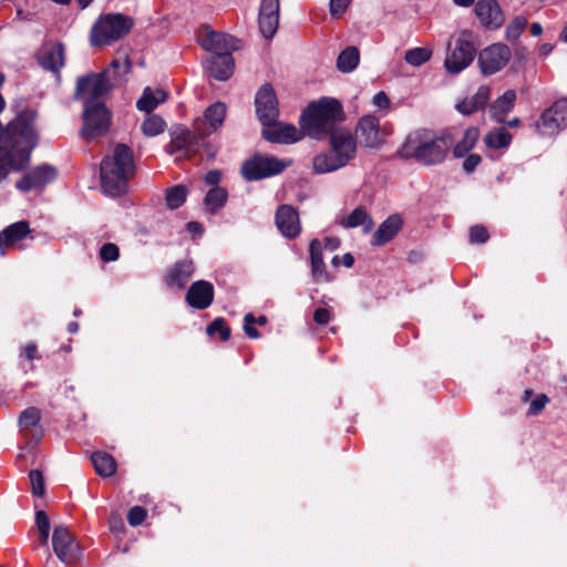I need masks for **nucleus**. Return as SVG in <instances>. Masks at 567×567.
Returning a JSON list of instances; mask_svg holds the SVG:
<instances>
[{"label":"nucleus","instance_id":"obj_36","mask_svg":"<svg viewBox=\"0 0 567 567\" xmlns=\"http://www.w3.org/2000/svg\"><path fill=\"white\" fill-rule=\"evenodd\" d=\"M340 225L344 228L363 226L364 233H370L374 227V221L364 206H358L348 217L340 221Z\"/></svg>","mask_w":567,"mask_h":567},{"label":"nucleus","instance_id":"obj_34","mask_svg":"<svg viewBox=\"0 0 567 567\" xmlns=\"http://www.w3.org/2000/svg\"><path fill=\"white\" fill-rule=\"evenodd\" d=\"M167 100V92L163 89H151L145 87L142 96L136 102V107L146 113H151L155 110L159 104L164 103Z\"/></svg>","mask_w":567,"mask_h":567},{"label":"nucleus","instance_id":"obj_45","mask_svg":"<svg viewBox=\"0 0 567 567\" xmlns=\"http://www.w3.org/2000/svg\"><path fill=\"white\" fill-rule=\"evenodd\" d=\"M432 51L427 48H414L405 52L406 63L413 66H420L431 59Z\"/></svg>","mask_w":567,"mask_h":567},{"label":"nucleus","instance_id":"obj_20","mask_svg":"<svg viewBox=\"0 0 567 567\" xmlns=\"http://www.w3.org/2000/svg\"><path fill=\"white\" fill-rule=\"evenodd\" d=\"M474 53L475 49L468 41L458 39L455 48L447 54L444 65L450 73H458L471 64Z\"/></svg>","mask_w":567,"mask_h":567},{"label":"nucleus","instance_id":"obj_33","mask_svg":"<svg viewBox=\"0 0 567 567\" xmlns=\"http://www.w3.org/2000/svg\"><path fill=\"white\" fill-rule=\"evenodd\" d=\"M516 102V92L507 90L497 97L489 107L491 116L498 123H505L507 114L513 110Z\"/></svg>","mask_w":567,"mask_h":567},{"label":"nucleus","instance_id":"obj_18","mask_svg":"<svg viewBox=\"0 0 567 567\" xmlns=\"http://www.w3.org/2000/svg\"><path fill=\"white\" fill-rule=\"evenodd\" d=\"M214 285L207 280L194 281L185 295V301L187 305L196 310H205L209 308L214 302Z\"/></svg>","mask_w":567,"mask_h":567},{"label":"nucleus","instance_id":"obj_59","mask_svg":"<svg viewBox=\"0 0 567 567\" xmlns=\"http://www.w3.org/2000/svg\"><path fill=\"white\" fill-rule=\"evenodd\" d=\"M56 174H59V172L55 167L44 164L35 168L33 177H52Z\"/></svg>","mask_w":567,"mask_h":567},{"label":"nucleus","instance_id":"obj_19","mask_svg":"<svg viewBox=\"0 0 567 567\" xmlns=\"http://www.w3.org/2000/svg\"><path fill=\"white\" fill-rule=\"evenodd\" d=\"M194 272L195 265L193 260H177L166 270V274L163 277V282L167 288L182 290L186 287Z\"/></svg>","mask_w":567,"mask_h":567},{"label":"nucleus","instance_id":"obj_35","mask_svg":"<svg viewBox=\"0 0 567 567\" xmlns=\"http://www.w3.org/2000/svg\"><path fill=\"white\" fill-rule=\"evenodd\" d=\"M30 233V225L27 220H20L7 226L0 231V247L12 246L23 239Z\"/></svg>","mask_w":567,"mask_h":567},{"label":"nucleus","instance_id":"obj_61","mask_svg":"<svg viewBox=\"0 0 567 567\" xmlns=\"http://www.w3.org/2000/svg\"><path fill=\"white\" fill-rule=\"evenodd\" d=\"M186 230L192 234L193 236H202L204 234V227L198 221H188L186 224Z\"/></svg>","mask_w":567,"mask_h":567},{"label":"nucleus","instance_id":"obj_54","mask_svg":"<svg viewBox=\"0 0 567 567\" xmlns=\"http://www.w3.org/2000/svg\"><path fill=\"white\" fill-rule=\"evenodd\" d=\"M489 238V234L485 226L475 225L470 228V241L472 244H485Z\"/></svg>","mask_w":567,"mask_h":567},{"label":"nucleus","instance_id":"obj_42","mask_svg":"<svg viewBox=\"0 0 567 567\" xmlns=\"http://www.w3.org/2000/svg\"><path fill=\"white\" fill-rule=\"evenodd\" d=\"M188 195V189L185 185H176L166 190V205L169 209H177L184 205Z\"/></svg>","mask_w":567,"mask_h":567},{"label":"nucleus","instance_id":"obj_62","mask_svg":"<svg viewBox=\"0 0 567 567\" xmlns=\"http://www.w3.org/2000/svg\"><path fill=\"white\" fill-rule=\"evenodd\" d=\"M373 104L380 109L388 107L390 100L384 92H379L373 96Z\"/></svg>","mask_w":567,"mask_h":567},{"label":"nucleus","instance_id":"obj_26","mask_svg":"<svg viewBox=\"0 0 567 567\" xmlns=\"http://www.w3.org/2000/svg\"><path fill=\"white\" fill-rule=\"evenodd\" d=\"M202 45L215 54H230L240 48V41L226 33L210 32L203 39Z\"/></svg>","mask_w":567,"mask_h":567},{"label":"nucleus","instance_id":"obj_49","mask_svg":"<svg viewBox=\"0 0 567 567\" xmlns=\"http://www.w3.org/2000/svg\"><path fill=\"white\" fill-rule=\"evenodd\" d=\"M130 70H131V61H130L128 56L124 54L123 56L114 59L111 62L110 68L105 72L109 73L110 71H113L115 76H122V75L127 74L130 72Z\"/></svg>","mask_w":567,"mask_h":567},{"label":"nucleus","instance_id":"obj_2","mask_svg":"<svg viewBox=\"0 0 567 567\" xmlns=\"http://www.w3.org/2000/svg\"><path fill=\"white\" fill-rule=\"evenodd\" d=\"M454 141V128H446L440 135H433L427 130H416L406 137L401 154L422 165H439L445 161Z\"/></svg>","mask_w":567,"mask_h":567},{"label":"nucleus","instance_id":"obj_23","mask_svg":"<svg viewBox=\"0 0 567 567\" xmlns=\"http://www.w3.org/2000/svg\"><path fill=\"white\" fill-rule=\"evenodd\" d=\"M474 11L485 28L498 29L504 23L505 18L496 0H478Z\"/></svg>","mask_w":567,"mask_h":567},{"label":"nucleus","instance_id":"obj_43","mask_svg":"<svg viewBox=\"0 0 567 567\" xmlns=\"http://www.w3.org/2000/svg\"><path fill=\"white\" fill-rule=\"evenodd\" d=\"M166 128V122L156 114H150L142 123V131L146 136H156L162 134Z\"/></svg>","mask_w":567,"mask_h":567},{"label":"nucleus","instance_id":"obj_32","mask_svg":"<svg viewBox=\"0 0 567 567\" xmlns=\"http://www.w3.org/2000/svg\"><path fill=\"white\" fill-rule=\"evenodd\" d=\"M207 69L216 80L225 81L233 75L234 59L230 54H215L209 60Z\"/></svg>","mask_w":567,"mask_h":567},{"label":"nucleus","instance_id":"obj_64","mask_svg":"<svg viewBox=\"0 0 567 567\" xmlns=\"http://www.w3.org/2000/svg\"><path fill=\"white\" fill-rule=\"evenodd\" d=\"M38 352V347L35 343L30 342L24 347V355L25 358L31 361L35 358Z\"/></svg>","mask_w":567,"mask_h":567},{"label":"nucleus","instance_id":"obj_16","mask_svg":"<svg viewBox=\"0 0 567 567\" xmlns=\"http://www.w3.org/2000/svg\"><path fill=\"white\" fill-rule=\"evenodd\" d=\"M41 411L35 406H29L24 409L18 420L20 433L29 442L39 443L43 435L44 430L41 426Z\"/></svg>","mask_w":567,"mask_h":567},{"label":"nucleus","instance_id":"obj_5","mask_svg":"<svg viewBox=\"0 0 567 567\" xmlns=\"http://www.w3.org/2000/svg\"><path fill=\"white\" fill-rule=\"evenodd\" d=\"M292 164L291 159H279L266 154H255L241 166L243 177H270L281 174Z\"/></svg>","mask_w":567,"mask_h":567},{"label":"nucleus","instance_id":"obj_12","mask_svg":"<svg viewBox=\"0 0 567 567\" xmlns=\"http://www.w3.org/2000/svg\"><path fill=\"white\" fill-rule=\"evenodd\" d=\"M262 136L272 143L291 144L300 141L305 134L291 124L279 122L278 118L262 124Z\"/></svg>","mask_w":567,"mask_h":567},{"label":"nucleus","instance_id":"obj_52","mask_svg":"<svg viewBox=\"0 0 567 567\" xmlns=\"http://www.w3.org/2000/svg\"><path fill=\"white\" fill-rule=\"evenodd\" d=\"M147 517V511L142 506H133L128 509L127 522L135 527L141 525Z\"/></svg>","mask_w":567,"mask_h":567},{"label":"nucleus","instance_id":"obj_14","mask_svg":"<svg viewBox=\"0 0 567 567\" xmlns=\"http://www.w3.org/2000/svg\"><path fill=\"white\" fill-rule=\"evenodd\" d=\"M226 105L216 102L210 105L204 113L203 117H198L194 122V130L199 137H206L218 130L225 120Z\"/></svg>","mask_w":567,"mask_h":567},{"label":"nucleus","instance_id":"obj_38","mask_svg":"<svg viewBox=\"0 0 567 567\" xmlns=\"http://www.w3.org/2000/svg\"><path fill=\"white\" fill-rule=\"evenodd\" d=\"M313 172L316 174H329L343 167L344 164L332 152L318 154L312 161Z\"/></svg>","mask_w":567,"mask_h":567},{"label":"nucleus","instance_id":"obj_7","mask_svg":"<svg viewBox=\"0 0 567 567\" xmlns=\"http://www.w3.org/2000/svg\"><path fill=\"white\" fill-rule=\"evenodd\" d=\"M111 91V84L107 78V72L92 73L81 76L76 82L75 97L92 101L93 103H101L100 97L104 96Z\"/></svg>","mask_w":567,"mask_h":567},{"label":"nucleus","instance_id":"obj_39","mask_svg":"<svg viewBox=\"0 0 567 567\" xmlns=\"http://www.w3.org/2000/svg\"><path fill=\"white\" fill-rule=\"evenodd\" d=\"M513 140L512 134L504 127H497L484 135L483 142L491 150L506 148Z\"/></svg>","mask_w":567,"mask_h":567},{"label":"nucleus","instance_id":"obj_13","mask_svg":"<svg viewBox=\"0 0 567 567\" xmlns=\"http://www.w3.org/2000/svg\"><path fill=\"white\" fill-rule=\"evenodd\" d=\"M168 152L177 159L189 157L198 151L196 135L186 127H176L171 134Z\"/></svg>","mask_w":567,"mask_h":567},{"label":"nucleus","instance_id":"obj_22","mask_svg":"<svg viewBox=\"0 0 567 567\" xmlns=\"http://www.w3.org/2000/svg\"><path fill=\"white\" fill-rule=\"evenodd\" d=\"M279 0H262L259 11V29L262 35L270 39L279 25Z\"/></svg>","mask_w":567,"mask_h":567},{"label":"nucleus","instance_id":"obj_21","mask_svg":"<svg viewBox=\"0 0 567 567\" xmlns=\"http://www.w3.org/2000/svg\"><path fill=\"white\" fill-rule=\"evenodd\" d=\"M256 113L261 124L278 118V102L276 94L270 85H264L257 92Z\"/></svg>","mask_w":567,"mask_h":567},{"label":"nucleus","instance_id":"obj_28","mask_svg":"<svg viewBox=\"0 0 567 567\" xmlns=\"http://www.w3.org/2000/svg\"><path fill=\"white\" fill-rule=\"evenodd\" d=\"M38 59L42 68L58 72L64 65V48L61 43L44 44L39 51Z\"/></svg>","mask_w":567,"mask_h":567},{"label":"nucleus","instance_id":"obj_1","mask_svg":"<svg viewBox=\"0 0 567 567\" xmlns=\"http://www.w3.org/2000/svg\"><path fill=\"white\" fill-rule=\"evenodd\" d=\"M34 117L32 111L21 113L0 136V177L17 174L29 163L37 137Z\"/></svg>","mask_w":567,"mask_h":567},{"label":"nucleus","instance_id":"obj_40","mask_svg":"<svg viewBox=\"0 0 567 567\" xmlns=\"http://www.w3.org/2000/svg\"><path fill=\"white\" fill-rule=\"evenodd\" d=\"M360 53L355 47H348L338 56L337 68L340 72L353 71L359 64Z\"/></svg>","mask_w":567,"mask_h":567},{"label":"nucleus","instance_id":"obj_41","mask_svg":"<svg viewBox=\"0 0 567 567\" xmlns=\"http://www.w3.org/2000/svg\"><path fill=\"white\" fill-rule=\"evenodd\" d=\"M128 179H99L102 193L110 197H120L128 190Z\"/></svg>","mask_w":567,"mask_h":567},{"label":"nucleus","instance_id":"obj_48","mask_svg":"<svg viewBox=\"0 0 567 567\" xmlns=\"http://www.w3.org/2000/svg\"><path fill=\"white\" fill-rule=\"evenodd\" d=\"M32 495L42 497L45 493L44 476L40 470H31L29 472Z\"/></svg>","mask_w":567,"mask_h":567},{"label":"nucleus","instance_id":"obj_30","mask_svg":"<svg viewBox=\"0 0 567 567\" xmlns=\"http://www.w3.org/2000/svg\"><path fill=\"white\" fill-rule=\"evenodd\" d=\"M455 130V137L457 136V130ZM481 136L480 128L476 126H468L464 130L460 140H455L452 145V154L455 158H462L468 154L477 144Z\"/></svg>","mask_w":567,"mask_h":567},{"label":"nucleus","instance_id":"obj_31","mask_svg":"<svg viewBox=\"0 0 567 567\" xmlns=\"http://www.w3.org/2000/svg\"><path fill=\"white\" fill-rule=\"evenodd\" d=\"M207 185L212 188L207 192L204 204L210 214H216L227 203L228 193L225 188L219 187L217 184L220 179H205Z\"/></svg>","mask_w":567,"mask_h":567},{"label":"nucleus","instance_id":"obj_29","mask_svg":"<svg viewBox=\"0 0 567 567\" xmlns=\"http://www.w3.org/2000/svg\"><path fill=\"white\" fill-rule=\"evenodd\" d=\"M491 97V89L486 85H482L477 89L476 93L471 97H466L455 105L458 113L463 115L473 114L480 110H483Z\"/></svg>","mask_w":567,"mask_h":567},{"label":"nucleus","instance_id":"obj_46","mask_svg":"<svg viewBox=\"0 0 567 567\" xmlns=\"http://www.w3.org/2000/svg\"><path fill=\"white\" fill-rule=\"evenodd\" d=\"M50 179H18L16 188L21 193L35 192L42 193Z\"/></svg>","mask_w":567,"mask_h":567},{"label":"nucleus","instance_id":"obj_17","mask_svg":"<svg viewBox=\"0 0 567 567\" xmlns=\"http://www.w3.org/2000/svg\"><path fill=\"white\" fill-rule=\"evenodd\" d=\"M275 223L279 233L287 239H295L301 233L299 214L291 205H280L275 214Z\"/></svg>","mask_w":567,"mask_h":567},{"label":"nucleus","instance_id":"obj_50","mask_svg":"<svg viewBox=\"0 0 567 567\" xmlns=\"http://www.w3.org/2000/svg\"><path fill=\"white\" fill-rule=\"evenodd\" d=\"M549 398L544 394H537L536 398L530 402L529 408L527 410L528 416H536L539 415L545 406L549 403Z\"/></svg>","mask_w":567,"mask_h":567},{"label":"nucleus","instance_id":"obj_25","mask_svg":"<svg viewBox=\"0 0 567 567\" xmlns=\"http://www.w3.org/2000/svg\"><path fill=\"white\" fill-rule=\"evenodd\" d=\"M309 254L312 280L317 284L332 281L333 277L328 272L323 261L322 244L319 239L315 238L310 241Z\"/></svg>","mask_w":567,"mask_h":567},{"label":"nucleus","instance_id":"obj_58","mask_svg":"<svg viewBox=\"0 0 567 567\" xmlns=\"http://www.w3.org/2000/svg\"><path fill=\"white\" fill-rule=\"evenodd\" d=\"M313 320L317 324H327L331 320V313L327 308H317L313 312Z\"/></svg>","mask_w":567,"mask_h":567},{"label":"nucleus","instance_id":"obj_11","mask_svg":"<svg viewBox=\"0 0 567 567\" xmlns=\"http://www.w3.org/2000/svg\"><path fill=\"white\" fill-rule=\"evenodd\" d=\"M511 50L502 43L492 44L480 52L478 64L485 75L502 70L511 59Z\"/></svg>","mask_w":567,"mask_h":567},{"label":"nucleus","instance_id":"obj_51","mask_svg":"<svg viewBox=\"0 0 567 567\" xmlns=\"http://www.w3.org/2000/svg\"><path fill=\"white\" fill-rule=\"evenodd\" d=\"M100 258L104 262L115 261L120 258V249L113 243L104 244L100 249Z\"/></svg>","mask_w":567,"mask_h":567},{"label":"nucleus","instance_id":"obj_3","mask_svg":"<svg viewBox=\"0 0 567 567\" xmlns=\"http://www.w3.org/2000/svg\"><path fill=\"white\" fill-rule=\"evenodd\" d=\"M340 120H342L340 103L333 99H322L305 110L300 117V127L305 135L319 140L326 136Z\"/></svg>","mask_w":567,"mask_h":567},{"label":"nucleus","instance_id":"obj_6","mask_svg":"<svg viewBox=\"0 0 567 567\" xmlns=\"http://www.w3.org/2000/svg\"><path fill=\"white\" fill-rule=\"evenodd\" d=\"M100 171L101 177H127L134 175L136 172L131 150L125 145L116 146L114 156L112 158H104Z\"/></svg>","mask_w":567,"mask_h":567},{"label":"nucleus","instance_id":"obj_4","mask_svg":"<svg viewBox=\"0 0 567 567\" xmlns=\"http://www.w3.org/2000/svg\"><path fill=\"white\" fill-rule=\"evenodd\" d=\"M133 27V21L122 13L101 16L92 25L90 42L93 47H104L124 38Z\"/></svg>","mask_w":567,"mask_h":567},{"label":"nucleus","instance_id":"obj_9","mask_svg":"<svg viewBox=\"0 0 567 567\" xmlns=\"http://www.w3.org/2000/svg\"><path fill=\"white\" fill-rule=\"evenodd\" d=\"M52 547L56 557L64 564H74L81 557V548L68 527L59 525L52 534Z\"/></svg>","mask_w":567,"mask_h":567},{"label":"nucleus","instance_id":"obj_15","mask_svg":"<svg viewBox=\"0 0 567 567\" xmlns=\"http://www.w3.org/2000/svg\"><path fill=\"white\" fill-rule=\"evenodd\" d=\"M357 138L365 147H378L384 141V133L380 127V121L374 115H365L360 118L357 130Z\"/></svg>","mask_w":567,"mask_h":567},{"label":"nucleus","instance_id":"obj_56","mask_svg":"<svg viewBox=\"0 0 567 567\" xmlns=\"http://www.w3.org/2000/svg\"><path fill=\"white\" fill-rule=\"evenodd\" d=\"M351 0H330V14L340 18L349 7Z\"/></svg>","mask_w":567,"mask_h":567},{"label":"nucleus","instance_id":"obj_53","mask_svg":"<svg viewBox=\"0 0 567 567\" xmlns=\"http://www.w3.org/2000/svg\"><path fill=\"white\" fill-rule=\"evenodd\" d=\"M462 162V169L465 174H473L482 163V157L478 154H466Z\"/></svg>","mask_w":567,"mask_h":567},{"label":"nucleus","instance_id":"obj_47","mask_svg":"<svg viewBox=\"0 0 567 567\" xmlns=\"http://www.w3.org/2000/svg\"><path fill=\"white\" fill-rule=\"evenodd\" d=\"M527 25V19L524 17L514 18L506 28V38L509 41H516Z\"/></svg>","mask_w":567,"mask_h":567},{"label":"nucleus","instance_id":"obj_63","mask_svg":"<svg viewBox=\"0 0 567 567\" xmlns=\"http://www.w3.org/2000/svg\"><path fill=\"white\" fill-rule=\"evenodd\" d=\"M323 241H324V248L330 251L337 250L341 245L340 238L333 237V236L324 237Z\"/></svg>","mask_w":567,"mask_h":567},{"label":"nucleus","instance_id":"obj_27","mask_svg":"<svg viewBox=\"0 0 567 567\" xmlns=\"http://www.w3.org/2000/svg\"><path fill=\"white\" fill-rule=\"evenodd\" d=\"M403 218L400 214H392L384 219L372 236L373 246H383L390 243L402 229Z\"/></svg>","mask_w":567,"mask_h":567},{"label":"nucleus","instance_id":"obj_60","mask_svg":"<svg viewBox=\"0 0 567 567\" xmlns=\"http://www.w3.org/2000/svg\"><path fill=\"white\" fill-rule=\"evenodd\" d=\"M110 528L114 533H121L124 530V524L122 518L118 515H112L110 517Z\"/></svg>","mask_w":567,"mask_h":567},{"label":"nucleus","instance_id":"obj_57","mask_svg":"<svg viewBox=\"0 0 567 567\" xmlns=\"http://www.w3.org/2000/svg\"><path fill=\"white\" fill-rule=\"evenodd\" d=\"M35 525L39 530H50V520L48 514L40 509L35 512Z\"/></svg>","mask_w":567,"mask_h":567},{"label":"nucleus","instance_id":"obj_55","mask_svg":"<svg viewBox=\"0 0 567 567\" xmlns=\"http://www.w3.org/2000/svg\"><path fill=\"white\" fill-rule=\"evenodd\" d=\"M256 324V318L252 313H246L244 317V331L250 339H257L260 337L259 331L254 327Z\"/></svg>","mask_w":567,"mask_h":567},{"label":"nucleus","instance_id":"obj_24","mask_svg":"<svg viewBox=\"0 0 567 567\" xmlns=\"http://www.w3.org/2000/svg\"><path fill=\"white\" fill-rule=\"evenodd\" d=\"M330 141L332 153L346 165L357 151L355 138L349 131L340 128L331 133Z\"/></svg>","mask_w":567,"mask_h":567},{"label":"nucleus","instance_id":"obj_44","mask_svg":"<svg viewBox=\"0 0 567 567\" xmlns=\"http://www.w3.org/2000/svg\"><path fill=\"white\" fill-rule=\"evenodd\" d=\"M206 333L210 337L218 333L221 341H227L230 338L231 330L226 319L218 317L206 327Z\"/></svg>","mask_w":567,"mask_h":567},{"label":"nucleus","instance_id":"obj_10","mask_svg":"<svg viewBox=\"0 0 567 567\" xmlns=\"http://www.w3.org/2000/svg\"><path fill=\"white\" fill-rule=\"evenodd\" d=\"M567 125V100H559L547 109L535 124L539 135L554 136Z\"/></svg>","mask_w":567,"mask_h":567},{"label":"nucleus","instance_id":"obj_8","mask_svg":"<svg viewBox=\"0 0 567 567\" xmlns=\"http://www.w3.org/2000/svg\"><path fill=\"white\" fill-rule=\"evenodd\" d=\"M83 134L86 138L105 133L111 125V113L103 103L85 102Z\"/></svg>","mask_w":567,"mask_h":567},{"label":"nucleus","instance_id":"obj_37","mask_svg":"<svg viewBox=\"0 0 567 567\" xmlns=\"http://www.w3.org/2000/svg\"><path fill=\"white\" fill-rule=\"evenodd\" d=\"M91 461L96 474L102 477H110L116 472L117 463L115 458L106 452H93L91 455Z\"/></svg>","mask_w":567,"mask_h":567}]
</instances>
